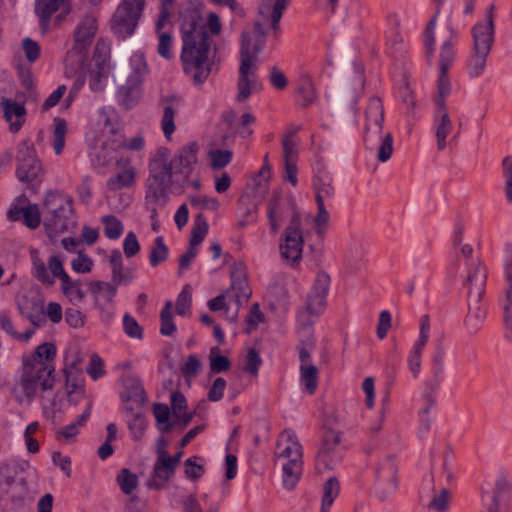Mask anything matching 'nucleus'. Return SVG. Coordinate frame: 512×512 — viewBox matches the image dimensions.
<instances>
[{
  "label": "nucleus",
  "instance_id": "obj_13",
  "mask_svg": "<svg viewBox=\"0 0 512 512\" xmlns=\"http://www.w3.org/2000/svg\"><path fill=\"white\" fill-rule=\"evenodd\" d=\"M397 489V465L391 456L376 468L375 493L381 500L387 499Z\"/></svg>",
  "mask_w": 512,
  "mask_h": 512
},
{
  "label": "nucleus",
  "instance_id": "obj_58",
  "mask_svg": "<svg viewBox=\"0 0 512 512\" xmlns=\"http://www.w3.org/2000/svg\"><path fill=\"white\" fill-rule=\"evenodd\" d=\"M153 414L158 423L163 424L159 429L163 432H169L173 426L172 423H169L170 410L168 405L156 403L153 407Z\"/></svg>",
  "mask_w": 512,
  "mask_h": 512
},
{
  "label": "nucleus",
  "instance_id": "obj_8",
  "mask_svg": "<svg viewBox=\"0 0 512 512\" xmlns=\"http://www.w3.org/2000/svg\"><path fill=\"white\" fill-rule=\"evenodd\" d=\"M363 140L367 148L373 149L380 143L377 159L386 162L393 153V137L390 132L382 135L384 122V107L378 97H371L366 106Z\"/></svg>",
  "mask_w": 512,
  "mask_h": 512
},
{
  "label": "nucleus",
  "instance_id": "obj_3",
  "mask_svg": "<svg viewBox=\"0 0 512 512\" xmlns=\"http://www.w3.org/2000/svg\"><path fill=\"white\" fill-rule=\"evenodd\" d=\"M55 357L56 346L48 342L37 346L33 353L23 355L22 365L10 388L17 403L29 405L37 392L43 394L54 388Z\"/></svg>",
  "mask_w": 512,
  "mask_h": 512
},
{
  "label": "nucleus",
  "instance_id": "obj_53",
  "mask_svg": "<svg viewBox=\"0 0 512 512\" xmlns=\"http://www.w3.org/2000/svg\"><path fill=\"white\" fill-rule=\"evenodd\" d=\"M219 351L218 347H213L210 351L209 362L210 369L213 373H221L230 369L231 362L228 357L215 354Z\"/></svg>",
  "mask_w": 512,
  "mask_h": 512
},
{
  "label": "nucleus",
  "instance_id": "obj_37",
  "mask_svg": "<svg viewBox=\"0 0 512 512\" xmlns=\"http://www.w3.org/2000/svg\"><path fill=\"white\" fill-rule=\"evenodd\" d=\"M82 361L83 358L78 353L65 355V367L63 369V373L65 375V386L67 388L68 396L77 389L75 376L81 372L80 364Z\"/></svg>",
  "mask_w": 512,
  "mask_h": 512
},
{
  "label": "nucleus",
  "instance_id": "obj_25",
  "mask_svg": "<svg viewBox=\"0 0 512 512\" xmlns=\"http://www.w3.org/2000/svg\"><path fill=\"white\" fill-rule=\"evenodd\" d=\"M157 453L158 457L153 467V480L149 482V487L161 489L174 476L177 467L171 463L166 449L159 448Z\"/></svg>",
  "mask_w": 512,
  "mask_h": 512
},
{
  "label": "nucleus",
  "instance_id": "obj_55",
  "mask_svg": "<svg viewBox=\"0 0 512 512\" xmlns=\"http://www.w3.org/2000/svg\"><path fill=\"white\" fill-rule=\"evenodd\" d=\"M32 265H33V275L36 279H38L43 284L53 285L54 279L48 273L45 263L37 256L34 255L32 257Z\"/></svg>",
  "mask_w": 512,
  "mask_h": 512
},
{
  "label": "nucleus",
  "instance_id": "obj_24",
  "mask_svg": "<svg viewBox=\"0 0 512 512\" xmlns=\"http://www.w3.org/2000/svg\"><path fill=\"white\" fill-rule=\"evenodd\" d=\"M17 308L33 326L40 327L46 321L44 301L40 298L23 295L17 299Z\"/></svg>",
  "mask_w": 512,
  "mask_h": 512
},
{
  "label": "nucleus",
  "instance_id": "obj_60",
  "mask_svg": "<svg viewBox=\"0 0 512 512\" xmlns=\"http://www.w3.org/2000/svg\"><path fill=\"white\" fill-rule=\"evenodd\" d=\"M436 24V16H434L427 24L423 36H424V45H425V51L427 60L430 62L434 55V44H435V37H434V28Z\"/></svg>",
  "mask_w": 512,
  "mask_h": 512
},
{
  "label": "nucleus",
  "instance_id": "obj_64",
  "mask_svg": "<svg viewBox=\"0 0 512 512\" xmlns=\"http://www.w3.org/2000/svg\"><path fill=\"white\" fill-rule=\"evenodd\" d=\"M261 364L262 359L258 351L255 348L249 349L246 356V364L244 367V371L256 377L258 375L259 367L261 366Z\"/></svg>",
  "mask_w": 512,
  "mask_h": 512
},
{
  "label": "nucleus",
  "instance_id": "obj_28",
  "mask_svg": "<svg viewBox=\"0 0 512 512\" xmlns=\"http://www.w3.org/2000/svg\"><path fill=\"white\" fill-rule=\"evenodd\" d=\"M98 29L97 19L93 15H86L78 24L74 32L75 46L74 49L82 50L88 47Z\"/></svg>",
  "mask_w": 512,
  "mask_h": 512
},
{
  "label": "nucleus",
  "instance_id": "obj_34",
  "mask_svg": "<svg viewBox=\"0 0 512 512\" xmlns=\"http://www.w3.org/2000/svg\"><path fill=\"white\" fill-rule=\"evenodd\" d=\"M512 491V484L505 475H499L495 482L492 502L486 512H507L504 508V497Z\"/></svg>",
  "mask_w": 512,
  "mask_h": 512
},
{
  "label": "nucleus",
  "instance_id": "obj_21",
  "mask_svg": "<svg viewBox=\"0 0 512 512\" xmlns=\"http://www.w3.org/2000/svg\"><path fill=\"white\" fill-rule=\"evenodd\" d=\"M184 105V99L177 93L162 96L159 100V106L163 114L161 118V128L166 139L170 140L176 130L174 118L179 109Z\"/></svg>",
  "mask_w": 512,
  "mask_h": 512
},
{
  "label": "nucleus",
  "instance_id": "obj_47",
  "mask_svg": "<svg viewBox=\"0 0 512 512\" xmlns=\"http://www.w3.org/2000/svg\"><path fill=\"white\" fill-rule=\"evenodd\" d=\"M301 381L306 391L312 395L318 386V369L314 364L300 365Z\"/></svg>",
  "mask_w": 512,
  "mask_h": 512
},
{
  "label": "nucleus",
  "instance_id": "obj_40",
  "mask_svg": "<svg viewBox=\"0 0 512 512\" xmlns=\"http://www.w3.org/2000/svg\"><path fill=\"white\" fill-rule=\"evenodd\" d=\"M127 413L128 428L131 431L132 437L135 440H140L146 429V420L140 409L135 410L132 406H125Z\"/></svg>",
  "mask_w": 512,
  "mask_h": 512
},
{
  "label": "nucleus",
  "instance_id": "obj_14",
  "mask_svg": "<svg viewBox=\"0 0 512 512\" xmlns=\"http://www.w3.org/2000/svg\"><path fill=\"white\" fill-rule=\"evenodd\" d=\"M199 146L196 142H189L179 148L170 159L173 164L175 176H181L183 183H188L198 162Z\"/></svg>",
  "mask_w": 512,
  "mask_h": 512
},
{
  "label": "nucleus",
  "instance_id": "obj_44",
  "mask_svg": "<svg viewBox=\"0 0 512 512\" xmlns=\"http://www.w3.org/2000/svg\"><path fill=\"white\" fill-rule=\"evenodd\" d=\"M132 73L128 79L131 82L139 83L142 85L144 77L148 74L149 68L146 59L142 53H135L131 57Z\"/></svg>",
  "mask_w": 512,
  "mask_h": 512
},
{
  "label": "nucleus",
  "instance_id": "obj_7",
  "mask_svg": "<svg viewBox=\"0 0 512 512\" xmlns=\"http://www.w3.org/2000/svg\"><path fill=\"white\" fill-rule=\"evenodd\" d=\"M43 209V225L50 239L76 226L71 197L59 191H49L43 200Z\"/></svg>",
  "mask_w": 512,
  "mask_h": 512
},
{
  "label": "nucleus",
  "instance_id": "obj_26",
  "mask_svg": "<svg viewBox=\"0 0 512 512\" xmlns=\"http://www.w3.org/2000/svg\"><path fill=\"white\" fill-rule=\"evenodd\" d=\"M116 166L120 171L114 176H111L106 183L107 189L112 192L133 186L136 179V170L131 165L129 158L121 157L117 159Z\"/></svg>",
  "mask_w": 512,
  "mask_h": 512
},
{
  "label": "nucleus",
  "instance_id": "obj_6",
  "mask_svg": "<svg viewBox=\"0 0 512 512\" xmlns=\"http://www.w3.org/2000/svg\"><path fill=\"white\" fill-rule=\"evenodd\" d=\"M274 455L282 467L284 488L293 490L303 472V452L302 446L292 430H284L279 435Z\"/></svg>",
  "mask_w": 512,
  "mask_h": 512
},
{
  "label": "nucleus",
  "instance_id": "obj_49",
  "mask_svg": "<svg viewBox=\"0 0 512 512\" xmlns=\"http://www.w3.org/2000/svg\"><path fill=\"white\" fill-rule=\"evenodd\" d=\"M172 307V302L168 301L165 303L160 313V333L163 336H172L176 331V325L173 322Z\"/></svg>",
  "mask_w": 512,
  "mask_h": 512
},
{
  "label": "nucleus",
  "instance_id": "obj_51",
  "mask_svg": "<svg viewBox=\"0 0 512 512\" xmlns=\"http://www.w3.org/2000/svg\"><path fill=\"white\" fill-rule=\"evenodd\" d=\"M299 103L302 107H308L316 98L314 85L310 79L306 78L301 81L298 88Z\"/></svg>",
  "mask_w": 512,
  "mask_h": 512
},
{
  "label": "nucleus",
  "instance_id": "obj_62",
  "mask_svg": "<svg viewBox=\"0 0 512 512\" xmlns=\"http://www.w3.org/2000/svg\"><path fill=\"white\" fill-rule=\"evenodd\" d=\"M192 303V292L189 285H185L176 300V313L184 316L190 310Z\"/></svg>",
  "mask_w": 512,
  "mask_h": 512
},
{
  "label": "nucleus",
  "instance_id": "obj_59",
  "mask_svg": "<svg viewBox=\"0 0 512 512\" xmlns=\"http://www.w3.org/2000/svg\"><path fill=\"white\" fill-rule=\"evenodd\" d=\"M211 167L213 169H221L227 166L232 160V152L229 150L215 149L209 151Z\"/></svg>",
  "mask_w": 512,
  "mask_h": 512
},
{
  "label": "nucleus",
  "instance_id": "obj_45",
  "mask_svg": "<svg viewBox=\"0 0 512 512\" xmlns=\"http://www.w3.org/2000/svg\"><path fill=\"white\" fill-rule=\"evenodd\" d=\"M208 223L202 212L195 215L194 224L191 230L190 246L198 247L208 233Z\"/></svg>",
  "mask_w": 512,
  "mask_h": 512
},
{
  "label": "nucleus",
  "instance_id": "obj_46",
  "mask_svg": "<svg viewBox=\"0 0 512 512\" xmlns=\"http://www.w3.org/2000/svg\"><path fill=\"white\" fill-rule=\"evenodd\" d=\"M61 289L63 294L73 304H78L85 298V292L82 289L80 280L73 281L70 277H68L67 281L64 280L61 282Z\"/></svg>",
  "mask_w": 512,
  "mask_h": 512
},
{
  "label": "nucleus",
  "instance_id": "obj_56",
  "mask_svg": "<svg viewBox=\"0 0 512 512\" xmlns=\"http://www.w3.org/2000/svg\"><path fill=\"white\" fill-rule=\"evenodd\" d=\"M191 206L198 209L199 212L202 210H212L215 211L219 207V201L207 195H196L190 197Z\"/></svg>",
  "mask_w": 512,
  "mask_h": 512
},
{
  "label": "nucleus",
  "instance_id": "obj_16",
  "mask_svg": "<svg viewBox=\"0 0 512 512\" xmlns=\"http://www.w3.org/2000/svg\"><path fill=\"white\" fill-rule=\"evenodd\" d=\"M449 94L437 92L435 99L436 111L434 114L435 137L438 151H443L447 147V137L453 130V123L449 116L445 99Z\"/></svg>",
  "mask_w": 512,
  "mask_h": 512
},
{
  "label": "nucleus",
  "instance_id": "obj_36",
  "mask_svg": "<svg viewBox=\"0 0 512 512\" xmlns=\"http://www.w3.org/2000/svg\"><path fill=\"white\" fill-rule=\"evenodd\" d=\"M90 415L91 404H89L84 410V412L77 417L76 421L62 427L59 431H57L56 439L59 441H64L67 444L75 442L76 437L79 434L80 428L85 426Z\"/></svg>",
  "mask_w": 512,
  "mask_h": 512
},
{
  "label": "nucleus",
  "instance_id": "obj_48",
  "mask_svg": "<svg viewBox=\"0 0 512 512\" xmlns=\"http://www.w3.org/2000/svg\"><path fill=\"white\" fill-rule=\"evenodd\" d=\"M169 250L164 242L162 236H158L149 254V262L152 267H157L159 264L165 262L168 258Z\"/></svg>",
  "mask_w": 512,
  "mask_h": 512
},
{
  "label": "nucleus",
  "instance_id": "obj_12",
  "mask_svg": "<svg viewBox=\"0 0 512 512\" xmlns=\"http://www.w3.org/2000/svg\"><path fill=\"white\" fill-rule=\"evenodd\" d=\"M302 226H287L283 232L279 251L281 258L290 266H297L302 259L304 238Z\"/></svg>",
  "mask_w": 512,
  "mask_h": 512
},
{
  "label": "nucleus",
  "instance_id": "obj_52",
  "mask_svg": "<svg viewBox=\"0 0 512 512\" xmlns=\"http://www.w3.org/2000/svg\"><path fill=\"white\" fill-rule=\"evenodd\" d=\"M445 352L442 347H438L433 356L434 363V381L429 383L427 386L432 391H436L439 388L441 375L443 373V362H444Z\"/></svg>",
  "mask_w": 512,
  "mask_h": 512
},
{
  "label": "nucleus",
  "instance_id": "obj_41",
  "mask_svg": "<svg viewBox=\"0 0 512 512\" xmlns=\"http://www.w3.org/2000/svg\"><path fill=\"white\" fill-rule=\"evenodd\" d=\"M488 55V52L472 49L467 63V71L470 77L477 78L484 73Z\"/></svg>",
  "mask_w": 512,
  "mask_h": 512
},
{
  "label": "nucleus",
  "instance_id": "obj_19",
  "mask_svg": "<svg viewBox=\"0 0 512 512\" xmlns=\"http://www.w3.org/2000/svg\"><path fill=\"white\" fill-rule=\"evenodd\" d=\"M231 285L226 291L227 294L233 293L232 297L238 306L247 302L251 297L252 291L247 279V269L242 262H235L230 267Z\"/></svg>",
  "mask_w": 512,
  "mask_h": 512
},
{
  "label": "nucleus",
  "instance_id": "obj_43",
  "mask_svg": "<svg viewBox=\"0 0 512 512\" xmlns=\"http://www.w3.org/2000/svg\"><path fill=\"white\" fill-rule=\"evenodd\" d=\"M314 188L316 192V201H324L326 198H330L335 193L333 186V179L327 173L318 174L314 180Z\"/></svg>",
  "mask_w": 512,
  "mask_h": 512
},
{
  "label": "nucleus",
  "instance_id": "obj_10",
  "mask_svg": "<svg viewBox=\"0 0 512 512\" xmlns=\"http://www.w3.org/2000/svg\"><path fill=\"white\" fill-rule=\"evenodd\" d=\"M145 0H122L112 19L111 29L120 38L131 36L141 18Z\"/></svg>",
  "mask_w": 512,
  "mask_h": 512
},
{
  "label": "nucleus",
  "instance_id": "obj_63",
  "mask_svg": "<svg viewBox=\"0 0 512 512\" xmlns=\"http://www.w3.org/2000/svg\"><path fill=\"white\" fill-rule=\"evenodd\" d=\"M123 329L127 336L135 339L143 338V329L136 321L135 318L129 314H125L123 317Z\"/></svg>",
  "mask_w": 512,
  "mask_h": 512
},
{
  "label": "nucleus",
  "instance_id": "obj_18",
  "mask_svg": "<svg viewBox=\"0 0 512 512\" xmlns=\"http://www.w3.org/2000/svg\"><path fill=\"white\" fill-rule=\"evenodd\" d=\"M487 271L482 266L480 259H471L468 264L465 286L468 289V299L476 304L480 303L485 293Z\"/></svg>",
  "mask_w": 512,
  "mask_h": 512
},
{
  "label": "nucleus",
  "instance_id": "obj_2",
  "mask_svg": "<svg viewBox=\"0 0 512 512\" xmlns=\"http://www.w3.org/2000/svg\"><path fill=\"white\" fill-rule=\"evenodd\" d=\"M55 357L56 346L48 342L37 346L33 353L23 355L22 365L10 388L17 403L29 405L37 392L43 394L54 388Z\"/></svg>",
  "mask_w": 512,
  "mask_h": 512
},
{
  "label": "nucleus",
  "instance_id": "obj_4",
  "mask_svg": "<svg viewBox=\"0 0 512 512\" xmlns=\"http://www.w3.org/2000/svg\"><path fill=\"white\" fill-rule=\"evenodd\" d=\"M265 37L266 33L259 22L255 23L252 30L242 33L236 97L239 102L249 98L253 91L261 89L256 72L258 55L265 46Z\"/></svg>",
  "mask_w": 512,
  "mask_h": 512
},
{
  "label": "nucleus",
  "instance_id": "obj_1",
  "mask_svg": "<svg viewBox=\"0 0 512 512\" xmlns=\"http://www.w3.org/2000/svg\"><path fill=\"white\" fill-rule=\"evenodd\" d=\"M207 26L211 34L220 33L222 26L216 13L209 14L207 24L197 14L186 16L181 24L180 60L184 73L192 77L195 85L203 84L212 72L213 62L209 58L212 40Z\"/></svg>",
  "mask_w": 512,
  "mask_h": 512
},
{
  "label": "nucleus",
  "instance_id": "obj_31",
  "mask_svg": "<svg viewBox=\"0 0 512 512\" xmlns=\"http://www.w3.org/2000/svg\"><path fill=\"white\" fill-rule=\"evenodd\" d=\"M7 218L10 221L22 220L25 226L30 229L37 228L41 223L40 210L37 204L27 205L26 207L12 205L7 212Z\"/></svg>",
  "mask_w": 512,
  "mask_h": 512
},
{
  "label": "nucleus",
  "instance_id": "obj_42",
  "mask_svg": "<svg viewBox=\"0 0 512 512\" xmlns=\"http://www.w3.org/2000/svg\"><path fill=\"white\" fill-rule=\"evenodd\" d=\"M67 123L63 118L56 117L53 120L52 147L56 155H60L65 146Z\"/></svg>",
  "mask_w": 512,
  "mask_h": 512
},
{
  "label": "nucleus",
  "instance_id": "obj_30",
  "mask_svg": "<svg viewBox=\"0 0 512 512\" xmlns=\"http://www.w3.org/2000/svg\"><path fill=\"white\" fill-rule=\"evenodd\" d=\"M26 489L25 479H20V481L15 479L2 480L0 482V504L7 505L10 502L14 505H20Z\"/></svg>",
  "mask_w": 512,
  "mask_h": 512
},
{
  "label": "nucleus",
  "instance_id": "obj_5",
  "mask_svg": "<svg viewBox=\"0 0 512 512\" xmlns=\"http://www.w3.org/2000/svg\"><path fill=\"white\" fill-rule=\"evenodd\" d=\"M170 161V151L165 147L157 149L149 161V175L146 181V203L154 219L157 208L164 206L168 200V187L175 176Z\"/></svg>",
  "mask_w": 512,
  "mask_h": 512
},
{
  "label": "nucleus",
  "instance_id": "obj_32",
  "mask_svg": "<svg viewBox=\"0 0 512 512\" xmlns=\"http://www.w3.org/2000/svg\"><path fill=\"white\" fill-rule=\"evenodd\" d=\"M0 106L3 109V116L10 125V131L16 133L24 123L26 113L24 105L13 101L12 99L2 98Z\"/></svg>",
  "mask_w": 512,
  "mask_h": 512
},
{
  "label": "nucleus",
  "instance_id": "obj_27",
  "mask_svg": "<svg viewBox=\"0 0 512 512\" xmlns=\"http://www.w3.org/2000/svg\"><path fill=\"white\" fill-rule=\"evenodd\" d=\"M290 0H261L258 11L261 17L270 22L275 33L280 29V20Z\"/></svg>",
  "mask_w": 512,
  "mask_h": 512
},
{
  "label": "nucleus",
  "instance_id": "obj_39",
  "mask_svg": "<svg viewBox=\"0 0 512 512\" xmlns=\"http://www.w3.org/2000/svg\"><path fill=\"white\" fill-rule=\"evenodd\" d=\"M339 494V480L335 476L329 477L323 484L320 512H329Z\"/></svg>",
  "mask_w": 512,
  "mask_h": 512
},
{
  "label": "nucleus",
  "instance_id": "obj_33",
  "mask_svg": "<svg viewBox=\"0 0 512 512\" xmlns=\"http://www.w3.org/2000/svg\"><path fill=\"white\" fill-rule=\"evenodd\" d=\"M123 386L124 391L121 395L123 401H133L139 407H141L146 402V394L139 377L134 375H126L123 378Z\"/></svg>",
  "mask_w": 512,
  "mask_h": 512
},
{
  "label": "nucleus",
  "instance_id": "obj_17",
  "mask_svg": "<svg viewBox=\"0 0 512 512\" xmlns=\"http://www.w3.org/2000/svg\"><path fill=\"white\" fill-rule=\"evenodd\" d=\"M493 10L494 6L490 5L487 9L484 21L478 22L472 27V49L490 53L494 43Z\"/></svg>",
  "mask_w": 512,
  "mask_h": 512
},
{
  "label": "nucleus",
  "instance_id": "obj_38",
  "mask_svg": "<svg viewBox=\"0 0 512 512\" xmlns=\"http://www.w3.org/2000/svg\"><path fill=\"white\" fill-rule=\"evenodd\" d=\"M109 262L111 265V280L115 285L129 283L134 279L132 271H124L122 254L118 249L112 250Z\"/></svg>",
  "mask_w": 512,
  "mask_h": 512
},
{
  "label": "nucleus",
  "instance_id": "obj_9",
  "mask_svg": "<svg viewBox=\"0 0 512 512\" xmlns=\"http://www.w3.org/2000/svg\"><path fill=\"white\" fill-rule=\"evenodd\" d=\"M267 218L272 234H277L285 220L288 226H302L301 213L291 195L274 192L267 202Z\"/></svg>",
  "mask_w": 512,
  "mask_h": 512
},
{
  "label": "nucleus",
  "instance_id": "obj_15",
  "mask_svg": "<svg viewBox=\"0 0 512 512\" xmlns=\"http://www.w3.org/2000/svg\"><path fill=\"white\" fill-rule=\"evenodd\" d=\"M455 37L456 34L454 30L449 28L448 37L443 41L440 48L437 92L442 93V95L450 94L451 92L450 80L447 73L455 59V52L453 48V39Z\"/></svg>",
  "mask_w": 512,
  "mask_h": 512
},
{
  "label": "nucleus",
  "instance_id": "obj_22",
  "mask_svg": "<svg viewBox=\"0 0 512 512\" xmlns=\"http://www.w3.org/2000/svg\"><path fill=\"white\" fill-rule=\"evenodd\" d=\"M17 160L18 165L16 169V176L19 181L32 183L42 174L41 164L30 149L26 148L20 150L18 152Z\"/></svg>",
  "mask_w": 512,
  "mask_h": 512
},
{
  "label": "nucleus",
  "instance_id": "obj_11",
  "mask_svg": "<svg viewBox=\"0 0 512 512\" xmlns=\"http://www.w3.org/2000/svg\"><path fill=\"white\" fill-rule=\"evenodd\" d=\"M345 447L341 444V435L338 431L325 432L321 447L316 456V467L320 470H332L338 466L344 456Z\"/></svg>",
  "mask_w": 512,
  "mask_h": 512
},
{
  "label": "nucleus",
  "instance_id": "obj_35",
  "mask_svg": "<svg viewBox=\"0 0 512 512\" xmlns=\"http://www.w3.org/2000/svg\"><path fill=\"white\" fill-rule=\"evenodd\" d=\"M141 94V84L127 79V83L117 91V101L124 109L130 110L139 103Z\"/></svg>",
  "mask_w": 512,
  "mask_h": 512
},
{
  "label": "nucleus",
  "instance_id": "obj_57",
  "mask_svg": "<svg viewBox=\"0 0 512 512\" xmlns=\"http://www.w3.org/2000/svg\"><path fill=\"white\" fill-rule=\"evenodd\" d=\"M502 176L504 179L505 195L509 203H512V157L506 156L502 160Z\"/></svg>",
  "mask_w": 512,
  "mask_h": 512
},
{
  "label": "nucleus",
  "instance_id": "obj_29",
  "mask_svg": "<svg viewBox=\"0 0 512 512\" xmlns=\"http://www.w3.org/2000/svg\"><path fill=\"white\" fill-rule=\"evenodd\" d=\"M61 7L69 12L67 0H36L35 12L39 17V25L43 33L47 32L52 15Z\"/></svg>",
  "mask_w": 512,
  "mask_h": 512
},
{
  "label": "nucleus",
  "instance_id": "obj_23",
  "mask_svg": "<svg viewBox=\"0 0 512 512\" xmlns=\"http://www.w3.org/2000/svg\"><path fill=\"white\" fill-rule=\"evenodd\" d=\"M330 281V276L326 272H319L317 274L313 287L307 296V309L318 314L323 312Z\"/></svg>",
  "mask_w": 512,
  "mask_h": 512
},
{
  "label": "nucleus",
  "instance_id": "obj_50",
  "mask_svg": "<svg viewBox=\"0 0 512 512\" xmlns=\"http://www.w3.org/2000/svg\"><path fill=\"white\" fill-rule=\"evenodd\" d=\"M104 225V233L109 239H118L123 233V225L119 219L113 215H105L102 217Z\"/></svg>",
  "mask_w": 512,
  "mask_h": 512
},
{
  "label": "nucleus",
  "instance_id": "obj_54",
  "mask_svg": "<svg viewBox=\"0 0 512 512\" xmlns=\"http://www.w3.org/2000/svg\"><path fill=\"white\" fill-rule=\"evenodd\" d=\"M117 482L124 494H131L138 484V478L135 474L131 473L128 469H123L117 476Z\"/></svg>",
  "mask_w": 512,
  "mask_h": 512
},
{
  "label": "nucleus",
  "instance_id": "obj_20",
  "mask_svg": "<svg viewBox=\"0 0 512 512\" xmlns=\"http://www.w3.org/2000/svg\"><path fill=\"white\" fill-rule=\"evenodd\" d=\"M431 325L428 315H422L419 321V337L413 345L408 356V367L414 378H417L421 371L422 353L429 340Z\"/></svg>",
  "mask_w": 512,
  "mask_h": 512
},
{
  "label": "nucleus",
  "instance_id": "obj_61",
  "mask_svg": "<svg viewBox=\"0 0 512 512\" xmlns=\"http://www.w3.org/2000/svg\"><path fill=\"white\" fill-rule=\"evenodd\" d=\"M450 492L448 489L443 488L432 497L428 507L436 512H446L449 508Z\"/></svg>",
  "mask_w": 512,
  "mask_h": 512
}]
</instances>
